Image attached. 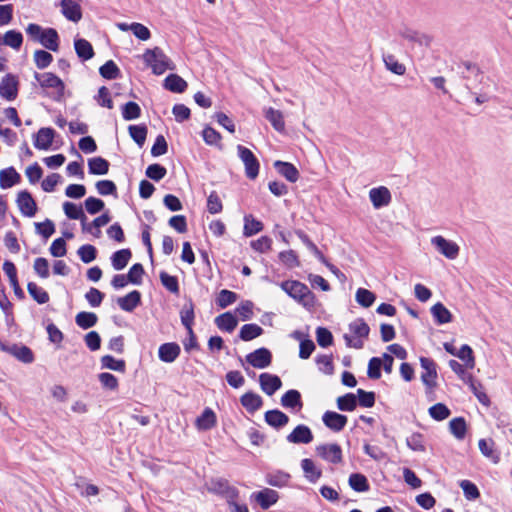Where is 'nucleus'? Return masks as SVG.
<instances>
[{
  "label": "nucleus",
  "instance_id": "nucleus-1",
  "mask_svg": "<svg viewBox=\"0 0 512 512\" xmlns=\"http://www.w3.org/2000/svg\"><path fill=\"white\" fill-rule=\"evenodd\" d=\"M280 287L285 291L291 298L296 300L298 303L306 308H311L315 304V295L308 288L307 285L296 280L283 281Z\"/></svg>",
  "mask_w": 512,
  "mask_h": 512
},
{
  "label": "nucleus",
  "instance_id": "nucleus-2",
  "mask_svg": "<svg viewBox=\"0 0 512 512\" xmlns=\"http://www.w3.org/2000/svg\"><path fill=\"white\" fill-rule=\"evenodd\" d=\"M143 61L149 67L155 75H161L166 70H174L175 64L171 59L164 53L159 47L153 49H147L142 55Z\"/></svg>",
  "mask_w": 512,
  "mask_h": 512
},
{
  "label": "nucleus",
  "instance_id": "nucleus-3",
  "mask_svg": "<svg viewBox=\"0 0 512 512\" xmlns=\"http://www.w3.org/2000/svg\"><path fill=\"white\" fill-rule=\"evenodd\" d=\"M350 332L358 337L357 340H354L349 334H344L343 338L347 347L362 349L364 346L363 338H367L370 332V328L368 324L362 318H357L353 322L349 324Z\"/></svg>",
  "mask_w": 512,
  "mask_h": 512
},
{
  "label": "nucleus",
  "instance_id": "nucleus-4",
  "mask_svg": "<svg viewBox=\"0 0 512 512\" xmlns=\"http://www.w3.org/2000/svg\"><path fill=\"white\" fill-rule=\"evenodd\" d=\"M238 156L245 166V175L253 180L257 178L260 169V163L253 152L243 145L237 146Z\"/></svg>",
  "mask_w": 512,
  "mask_h": 512
},
{
  "label": "nucleus",
  "instance_id": "nucleus-5",
  "mask_svg": "<svg viewBox=\"0 0 512 512\" xmlns=\"http://www.w3.org/2000/svg\"><path fill=\"white\" fill-rule=\"evenodd\" d=\"M34 77L42 88H53L56 90L55 96H53L55 100H60V98L64 95V82L54 73L45 72L40 74L36 72Z\"/></svg>",
  "mask_w": 512,
  "mask_h": 512
},
{
  "label": "nucleus",
  "instance_id": "nucleus-6",
  "mask_svg": "<svg viewBox=\"0 0 512 512\" xmlns=\"http://www.w3.org/2000/svg\"><path fill=\"white\" fill-rule=\"evenodd\" d=\"M209 490L215 494L226 497L227 502H233V499H237L239 496L238 489L234 486H231L229 481L224 478L212 480Z\"/></svg>",
  "mask_w": 512,
  "mask_h": 512
},
{
  "label": "nucleus",
  "instance_id": "nucleus-7",
  "mask_svg": "<svg viewBox=\"0 0 512 512\" xmlns=\"http://www.w3.org/2000/svg\"><path fill=\"white\" fill-rule=\"evenodd\" d=\"M18 78L13 74H6L0 82V96L7 100L13 101L18 95Z\"/></svg>",
  "mask_w": 512,
  "mask_h": 512
},
{
  "label": "nucleus",
  "instance_id": "nucleus-8",
  "mask_svg": "<svg viewBox=\"0 0 512 512\" xmlns=\"http://www.w3.org/2000/svg\"><path fill=\"white\" fill-rule=\"evenodd\" d=\"M245 360L254 368L264 369L272 362V354L267 348H258L246 355Z\"/></svg>",
  "mask_w": 512,
  "mask_h": 512
},
{
  "label": "nucleus",
  "instance_id": "nucleus-9",
  "mask_svg": "<svg viewBox=\"0 0 512 512\" xmlns=\"http://www.w3.org/2000/svg\"><path fill=\"white\" fill-rule=\"evenodd\" d=\"M316 454L323 460L338 464L342 461V449L336 443L321 444L316 447Z\"/></svg>",
  "mask_w": 512,
  "mask_h": 512
},
{
  "label": "nucleus",
  "instance_id": "nucleus-10",
  "mask_svg": "<svg viewBox=\"0 0 512 512\" xmlns=\"http://www.w3.org/2000/svg\"><path fill=\"white\" fill-rule=\"evenodd\" d=\"M432 245L448 259H455L459 255L460 248L453 242L445 239L443 236H435L431 239Z\"/></svg>",
  "mask_w": 512,
  "mask_h": 512
},
{
  "label": "nucleus",
  "instance_id": "nucleus-11",
  "mask_svg": "<svg viewBox=\"0 0 512 512\" xmlns=\"http://www.w3.org/2000/svg\"><path fill=\"white\" fill-rule=\"evenodd\" d=\"M420 365L425 370L421 375L423 384L429 389L435 388L437 378L436 363L430 358L421 357Z\"/></svg>",
  "mask_w": 512,
  "mask_h": 512
},
{
  "label": "nucleus",
  "instance_id": "nucleus-12",
  "mask_svg": "<svg viewBox=\"0 0 512 512\" xmlns=\"http://www.w3.org/2000/svg\"><path fill=\"white\" fill-rule=\"evenodd\" d=\"M16 203L22 215L26 217H33L37 212V204L27 190L18 193Z\"/></svg>",
  "mask_w": 512,
  "mask_h": 512
},
{
  "label": "nucleus",
  "instance_id": "nucleus-13",
  "mask_svg": "<svg viewBox=\"0 0 512 512\" xmlns=\"http://www.w3.org/2000/svg\"><path fill=\"white\" fill-rule=\"evenodd\" d=\"M63 210H64L65 215L69 219L81 221L83 232L92 233L90 225H87V223H86L87 217L84 214L81 206H78L75 203L67 201V202H64V204H63Z\"/></svg>",
  "mask_w": 512,
  "mask_h": 512
},
{
  "label": "nucleus",
  "instance_id": "nucleus-14",
  "mask_svg": "<svg viewBox=\"0 0 512 512\" xmlns=\"http://www.w3.org/2000/svg\"><path fill=\"white\" fill-rule=\"evenodd\" d=\"M313 438L311 429L307 425L299 424L287 435L286 440L293 444H308Z\"/></svg>",
  "mask_w": 512,
  "mask_h": 512
},
{
  "label": "nucleus",
  "instance_id": "nucleus-15",
  "mask_svg": "<svg viewBox=\"0 0 512 512\" xmlns=\"http://www.w3.org/2000/svg\"><path fill=\"white\" fill-rule=\"evenodd\" d=\"M61 13L72 22H79L82 18V10L78 0H61Z\"/></svg>",
  "mask_w": 512,
  "mask_h": 512
},
{
  "label": "nucleus",
  "instance_id": "nucleus-16",
  "mask_svg": "<svg viewBox=\"0 0 512 512\" xmlns=\"http://www.w3.org/2000/svg\"><path fill=\"white\" fill-rule=\"evenodd\" d=\"M369 198L375 209L388 206L391 202V193L387 187L380 186L369 191Z\"/></svg>",
  "mask_w": 512,
  "mask_h": 512
},
{
  "label": "nucleus",
  "instance_id": "nucleus-17",
  "mask_svg": "<svg viewBox=\"0 0 512 512\" xmlns=\"http://www.w3.org/2000/svg\"><path fill=\"white\" fill-rule=\"evenodd\" d=\"M322 421L332 431L339 432L346 426L347 417L334 411H326L322 416Z\"/></svg>",
  "mask_w": 512,
  "mask_h": 512
},
{
  "label": "nucleus",
  "instance_id": "nucleus-18",
  "mask_svg": "<svg viewBox=\"0 0 512 512\" xmlns=\"http://www.w3.org/2000/svg\"><path fill=\"white\" fill-rule=\"evenodd\" d=\"M259 383L262 391L268 396H272L282 386L281 379L277 375L270 373L260 374Z\"/></svg>",
  "mask_w": 512,
  "mask_h": 512
},
{
  "label": "nucleus",
  "instance_id": "nucleus-19",
  "mask_svg": "<svg viewBox=\"0 0 512 512\" xmlns=\"http://www.w3.org/2000/svg\"><path fill=\"white\" fill-rule=\"evenodd\" d=\"M55 137V130L50 127H43L34 136V146L39 150L50 149Z\"/></svg>",
  "mask_w": 512,
  "mask_h": 512
},
{
  "label": "nucleus",
  "instance_id": "nucleus-20",
  "mask_svg": "<svg viewBox=\"0 0 512 512\" xmlns=\"http://www.w3.org/2000/svg\"><path fill=\"white\" fill-rule=\"evenodd\" d=\"M181 348L176 342H168L160 345L158 349L159 359L165 363L174 362L180 355Z\"/></svg>",
  "mask_w": 512,
  "mask_h": 512
},
{
  "label": "nucleus",
  "instance_id": "nucleus-21",
  "mask_svg": "<svg viewBox=\"0 0 512 512\" xmlns=\"http://www.w3.org/2000/svg\"><path fill=\"white\" fill-rule=\"evenodd\" d=\"M252 497L262 509H268L277 502L279 495L278 492L273 489L264 488L259 492L253 493Z\"/></svg>",
  "mask_w": 512,
  "mask_h": 512
},
{
  "label": "nucleus",
  "instance_id": "nucleus-22",
  "mask_svg": "<svg viewBox=\"0 0 512 512\" xmlns=\"http://www.w3.org/2000/svg\"><path fill=\"white\" fill-rule=\"evenodd\" d=\"M281 405L286 409L300 411L303 408L301 394L298 390L290 389L281 397Z\"/></svg>",
  "mask_w": 512,
  "mask_h": 512
},
{
  "label": "nucleus",
  "instance_id": "nucleus-23",
  "mask_svg": "<svg viewBox=\"0 0 512 512\" xmlns=\"http://www.w3.org/2000/svg\"><path fill=\"white\" fill-rule=\"evenodd\" d=\"M265 422L274 429H281L289 423V417L278 409L268 410L264 414Z\"/></svg>",
  "mask_w": 512,
  "mask_h": 512
},
{
  "label": "nucleus",
  "instance_id": "nucleus-24",
  "mask_svg": "<svg viewBox=\"0 0 512 512\" xmlns=\"http://www.w3.org/2000/svg\"><path fill=\"white\" fill-rule=\"evenodd\" d=\"M274 168L291 183H295L299 179L300 174L298 169L290 162L277 160L274 162Z\"/></svg>",
  "mask_w": 512,
  "mask_h": 512
},
{
  "label": "nucleus",
  "instance_id": "nucleus-25",
  "mask_svg": "<svg viewBox=\"0 0 512 512\" xmlns=\"http://www.w3.org/2000/svg\"><path fill=\"white\" fill-rule=\"evenodd\" d=\"M240 403L248 413L254 414L262 407L263 399L260 395L249 391L240 397Z\"/></svg>",
  "mask_w": 512,
  "mask_h": 512
},
{
  "label": "nucleus",
  "instance_id": "nucleus-26",
  "mask_svg": "<svg viewBox=\"0 0 512 512\" xmlns=\"http://www.w3.org/2000/svg\"><path fill=\"white\" fill-rule=\"evenodd\" d=\"M21 181V175L14 167H8L0 170V187L2 189L11 188Z\"/></svg>",
  "mask_w": 512,
  "mask_h": 512
},
{
  "label": "nucleus",
  "instance_id": "nucleus-27",
  "mask_svg": "<svg viewBox=\"0 0 512 512\" xmlns=\"http://www.w3.org/2000/svg\"><path fill=\"white\" fill-rule=\"evenodd\" d=\"M59 35L54 28H45L39 43L46 49L57 52L59 50Z\"/></svg>",
  "mask_w": 512,
  "mask_h": 512
},
{
  "label": "nucleus",
  "instance_id": "nucleus-28",
  "mask_svg": "<svg viewBox=\"0 0 512 512\" xmlns=\"http://www.w3.org/2000/svg\"><path fill=\"white\" fill-rule=\"evenodd\" d=\"M141 303V294L137 290L129 292L124 297L117 299L118 306L126 312H132Z\"/></svg>",
  "mask_w": 512,
  "mask_h": 512
},
{
  "label": "nucleus",
  "instance_id": "nucleus-29",
  "mask_svg": "<svg viewBox=\"0 0 512 512\" xmlns=\"http://www.w3.org/2000/svg\"><path fill=\"white\" fill-rule=\"evenodd\" d=\"M187 82L177 74H169L163 83V87L174 93H183L187 89Z\"/></svg>",
  "mask_w": 512,
  "mask_h": 512
},
{
  "label": "nucleus",
  "instance_id": "nucleus-30",
  "mask_svg": "<svg viewBox=\"0 0 512 512\" xmlns=\"http://www.w3.org/2000/svg\"><path fill=\"white\" fill-rule=\"evenodd\" d=\"M430 311L435 320V323L438 325L447 324L452 321L451 312L441 302L434 304Z\"/></svg>",
  "mask_w": 512,
  "mask_h": 512
},
{
  "label": "nucleus",
  "instance_id": "nucleus-31",
  "mask_svg": "<svg viewBox=\"0 0 512 512\" xmlns=\"http://www.w3.org/2000/svg\"><path fill=\"white\" fill-rule=\"evenodd\" d=\"M74 48L76 51L77 56L83 60L87 61L93 58L94 56V50L89 41L83 38L75 39L74 41Z\"/></svg>",
  "mask_w": 512,
  "mask_h": 512
},
{
  "label": "nucleus",
  "instance_id": "nucleus-32",
  "mask_svg": "<svg viewBox=\"0 0 512 512\" xmlns=\"http://www.w3.org/2000/svg\"><path fill=\"white\" fill-rule=\"evenodd\" d=\"M110 163L101 156L88 159L89 173L92 175H105L108 173Z\"/></svg>",
  "mask_w": 512,
  "mask_h": 512
},
{
  "label": "nucleus",
  "instance_id": "nucleus-33",
  "mask_svg": "<svg viewBox=\"0 0 512 512\" xmlns=\"http://www.w3.org/2000/svg\"><path fill=\"white\" fill-rule=\"evenodd\" d=\"M10 355L25 364H30L34 361V354L32 350L25 345L11 344Z\"/></svg>",
  "mask_w": 512,
  "mask_h": 512
},
{
  "label": "nucleus",
  "instance_id": "nucleus-34",
  "mask_svg": "<svg viewBox=\"0 0 512 512\" xmlns=\"http://www.w3.org/2000/svg\"><path fill=\"white\" fill-rule=\"evenodd\" d=\"M215 324L220 330L232 332L236 328L238 321L232 313L225 312L215 318Z\"/></svg>",
  "mask_w": 512,
  "mask_h": 512
},
{
  "label": "nucleus",
  "instance_id": "nucleus-35",
  "mask_svg": "<svg viewBox=\"0 0 512 512\" xmlns=\"http://www.w3.org/2000/svg\"><path fill=\"white\" fill-rule=\"evenodd\" d=\"M264 226L263 223L256 218L253 217V215L248 214L244 216V227H243V234L246 237H251L263 230Z\"/></svg>",
  "mask_w": 512,
  "mask_h": 512
},
{
  "label": "nucleus",
  "instance_id": "nucleus-36",
  "mask_svg": "<svg viewBox=\"0 0 512 512\" xmlns=\"http://www.w3.org/2000/svg\"><path fill=\"white\" fill-rule=\"evenodd\" d=\"M132 257V253L130 249H121L116 252H114L111 256V262L112 266L115 270H122L124 269L129 260Z\"/></svg>",
  "mask_w": 512,
  "mask_h": 512
},
{
  "label": "nucleus",
  "instance_id": "nucleus-37",
  "mask_svg": "<svg viewBox=\"0 0 512 512\" xmlns=\"http://www.w3.org/2000/svg\"><path fill=\"white\" fill-rule=\"evenodd\" d=\"M301 467L306 479L311 483H315L322 476V471L315 466L311 459H303L301 461Z\"/></svg>",
  "mask_w": 512,
  "mask_h": 512
},
{
  "label": "nucleus",
  "instance_id": "nucleus-38",
  "mask_svg": "<svg viewBox=\"0 0 512 512\" xmlns=\"http://www.w3.org/2000/svg\"><path fill=\"white\" fill-rule=\"evenodd\" d=\"M349 486L356 492H367L370 485L367 477L361 473H352L348 479Z\"/></svg>",
  "mask_w": 512,
  "mask_h": 512
},
{
  "label": "nucleus",
  "instance_id": "nucleus-39",
  "mask_svg": "<svg viewBox=\"0 0 512 512\" xmlns=\"http://www.w3.org/2000/svg\"><path fill=\"white\" fill-rule=\"evenodd\" d=\"M265 118L271 123L273 128L278 132H283L285 129V122L281 111L272 107L268 108L265 112Z\"/></svg>",
  "mask_w": 512,
  "mask_h": 512
},
{
  "label": "nucleus",
  "instance_id": "nucleus-40",
  "mask_svg": "<svg viewBox=\"0 0 512 512\" xmlns=\"http://www.w3.org/2000/svg\"><path fill=\"white\" fill-rule=\"evenodd\" d=\"M291 476L289 473L277 470L266 475V482L274 487H284L288 484Z\"/></svg>",
  "mask_w": 512,
  "mask_h": 512
},
{
  "label": "nucleus",
  "instance_id": "nucleus-41",
  "mask_svg": "<svg viewBox=\"0 0 512 512\" xmlns=\"http://www.w3.org/2000/svg\"><path fill=\"white\" fill-rule=\"evenodd\" d=\"M194 304L190 300L189 302L185 303L180 311V319L182 325L186 328V330L193 329L192 326L194 324Z\"/></svg>",
  "mask_w": 512,
  "mask_h": 512
},
{
  "label": "nucleus",
  "instance_id": "nucleus-42",
  "mask_svg": "<svg viewBox=\"0 0 512 512\" xmlns=\"http://www.w3.org/2000/svg\"><path fill=\"white\" fill-rule=\"evenodd\" d=\"M101 367L116 372L124 373L126 370V362L123 359H115L111 355H104L100 359Z\"/></svg>",
  "mask_w": 512,
  "mask_h": 512
},
{
  "label": "nucleus",
  "instance_id": "nucleus-43",
  "mask_svg": "<svg viewBox=\"0 0 512 512\" xmlns=\"http://www.w3.org/2000/svg\"><path fill=\"white\" fill-rule=\"evenodd\" d=\"M196 424L201 430H209L216 424V415L212 409L206 408L197 418Z\"/></svg>",
  "mask_w": 512,
  "mask_h": 512
},
{
  "label": "nucleus",
  "instance_id": "nucleus-44",
  "mask_svg": "<svg viewBox=\"0 0 512 512\" xmlns=\"http://www.w3.org/2000/svg\"><path fill=\"white\" fill-rule=\"evenodd\" d=\"M263 334V329L257 324H245L241 327L239 337L243 341H251Z\"/></svg>",
  "mask_w": 512,
  "mask_h": 512
},
{
  "label": "nucleus",
  "instance_id": "nucleus-45",
  "mask_svg": "<svg viewBox=\"0 0 512 512\" xmlns=\"http://www.w3.org/2000/svg\"><path fill=\"white\" fill-rule=\"evenodd\" d=\"M450 432L455 436L456 439L462 440L465 438L467 425L463 417H456L449 422Z\"/></svg>",
  "mask_w": 512,
  "mask_h": 512
},
{
  "label": "nucleus",
  "instance_id": "nucleus-46",
  "mask_svg": "<svg viewBox=\"0 0 512 512\" xmlns=\"http://www.w3.org/2000/svg\"><path fill=\"white\" fill-rule=\"evenodd\" d=\"M98 317L93 312L82 311L75 317L76 324L82 329H89L96 325Z\"/></svg>",
  "mask_w": 512,
  "mask_h": 512
},
{
  "label": "nucleus",
  "instance_id": "nucleus-47",
  "mask_svg": "<svg viewBox=\"0 0 512 512\" xmlns=\"http://www.w3.org/2000/svg\"><path fill=\"white\" fill-rule=\"evenodd\" d=\"M298 238L302 243L315 255V257L322 263H326V258L318 247L311 241L309 236L302 230L295 231Z\"/></svg>",
  "mask_w": 512,
  "mask_h": 512
},
{
  "label": "nucleus",
  "instance_id": "nucleus-48",
  "mask_svg": "<svg viewBox=\"0 0 512 512\" xmlns=\"http://www.w3.org/2000/svg\"><path fill=\"white\" fill-rule=\"evenodd\" d=\"M161 284L172 294L178 295L180 292L178 278L161 271L159 274Z\"/></svg>",
  "mask_w": 512,
  "mask_h": 512
},
{
  "label": "nucleus",
  "instance_id": "nucleus-49",
  "mask_svg": "<svg viewBox=\"0 0 512 512\" xmlns=\"http://www.w3.org/2000/svg\"><path fill=\"white\" fill-rule=\"evenodd\" d=\"M23 43V36L21 32L16 30H9L3 36V44L15 50H19Z\"/></svg>",
  "mask_w": 512,
  "mask_h": 512
},
{
  "label": "nucleus",
  "instance_id": "nucleus-50",
  "mask_svg": "<svg viewBox=\"0 0 512 512\" xmlns=\"http://www.w3.org/2000/svg\"><path fill=\"white\" fill-rule=\"evenodd\" d=\"M128 131L130 137L135 141V143L142 147L147 137V127L145 125H130L128 127Z\"/></svg>",
  "mask_w": 512,
  "mask_h": 512
},
{
  "label": "nucleus",
  "instance_id": "nucleus-51",
  "mask_svg": "<svg viewBox=\"0 0 512 512\" xmlns=\"http://www.w3.org/2000/svg\"><path fill=\"white\" fill-rule=\"evenodd\" d=\"M30 296L38 303L45 304L49 301V294L34 282H29L27 285Z\"/></svg>",
  "mask_w": 512,
  "mask_h": 512
},
{
  "label": "nucleus",
  "instance_id": "nucleus-52",
  "mask_svg": "<svg viewBox=\"0 0 512 512\" xmlns=\"http://www.w3.org/2000/svg\"><path fill=\"white\" fill-rule=\"evenodd\" d=\"M357 404V397L353 393H347L337 398V407L341 411H353Z\"/></svg>",
  "mask_w": 512,
  "mask_h": 512
},
{
  "label": "nucleus",
  "instance_id": "nucleus-53",
  "mask_svg": "<svg viewBox=\"0 0 512 512\" xmlns=\"http://www.w3.org/2000/svg\"><path fill=\"white\" fill-rule=\"evenodd\" d=\"M99 73L103 78L113 80L120 76V69L113 60H109L100 67Z\"/></svg>",
  "mask_w": 512,
  "mask_h": 512
},
{
  "label": "nucleus",
  "instance_id": "nucleus-54",
  "mask_svg": "<svg viewBox=\"0 0 512 512\" xmlns=\"http://www.w3.org/2000/svg\"><path fill=\"white\" fill-rule=\"evenodd\" d=\"M141 116L140 106L133 101H129L122 106V117L126 121L135 120Z\"/></svg>",
  "mask_w": 512,
  "mask_h": 512
},
{
  "label": "nucleus",
  "instance_id": "nucleus-55",
  "mask_svg": "<svg viewBox=\"0 0 512 512\" xmlns=\"http://www.w3.org/2000/svg\"><path fill=\"white\" fill-rule=\"evenodd\" d=\"M356 301L359 305L368 308L373 305L376 295L368 289L359 288L356 291Z\"/></svg>",
  "mask_w": 512,
  "mask_h": 512
},
{
  "label": "nucleus",
  "instance_id": "nucleus-56",
  "mask_svg": "<svg viewBox=\"0 0 512 512\" xmlns=\"http://www.w3.org/2000/svg\"><path fill=\"white\" fill-rule=\"evenodd\" d=\"M456 357H458L459 359H461L462 361L465 362L466 368H468V369L474 368L475 358L473 355V350L469 345H467V344L462 345L461 348L457 351Z\"/></svg>",
  "mask_w": 512,
  "mask_h": 512
},
{
  "label": "nucleus",
  "instance_id": "nucleus-57",
  "mask_svg": "<svg viewBox=\"0 0 512 512\" xmlns=\"http://www.w3.org/2000/svg\"><path fill=\"white\" fill-rule=\"evenodd\" d=\"M407 446L416 452H425L426 446L424 441V436L421 433H413L406 439Z\"/></svg>",
  "mask_w": 512,
  "mask_h": 512
},
{
  "label": "nucleus",
  "instance_id": "nucleus-58",
  "mask_svg": "<svg viewBox=\"0 0 512 512\" xmlns=\"http://www.w3.org/2000/svg\"><path fill=\"white\" fill-rule=\"evenodd\" d=\"M449 408L443 403H437L429 408V415L436 421H443L450 416Z\"/></svg>",
  "mask_w": 512,
  "mask_h": 512
},
{
  "label": "nucleus",
  "instance_id": "nucleus-59",
  "mask_svg": "<svg viewBox=\"0 0 512 512\" xmlns=\"http://www.w3.org/2000/svg\"><path fill=\"white\" fill-rule=\"evenodd\" d=\"M238 296L235 292H232L227 289H223L219 292L218 297L216 299V304L224 309L229 305L233 304L237 300Z\"/></svg>",
  "mask_w": 512,
  "mask_h": 512
},
{
  "label": "nucleus",
  "instance_id": "nucleus-60",
  "mask_svg": "<svg viewBox=\"0 0 512 512\" xmlns=\"http://www.w3.org/2000/svg\"><path fill=\"white\" fill-rule=\"evenodd\" d=\"M386 68L396 75H403L406 71L405 66L399 63L394 55H385L383 57Z\"/></svg>",
  "mask_w": 512,
  "mask_h": 512
},
{
  "label": "nucleus",
  "instance_id": "nucleus-61",
  "mask_svg": "<svg viewBox=\"0 0 512 512\" xmlns=\"http://www.w3.org/2000/svg\"><path fill=\"white\" fill-rule=\"evenodd\" d=\"M53 61V56L45 50H36L34 52V62L38 69L47 68Z\"/></svg>",
  "mask_w": 512,
  "mask_h": 512
},
{
  "label": "nucleus",
  "instance_id": "nucleus-62",
  "mask_svg": "<svg viewBox=\"0 0 512 512\" xmlns=\"http://www.w3.org/2000/svg\"><path fill=\"white\" fill-rule=\"evenodd\" d=\"M279 259L287 268H296L300 266V261L294 250L280 252Z\"/></svg>",
  "mask_w": 512,
  "mask_h": 512
},
{
  "label": "nucleus",
  "instance_id": "nucleus-63",
  "mask_svg": "<svg viewBox=\"0 0 512 512\" xmlns=\"http://www.w3.org/2000/svg\"><path fill=\"white\" fill-rule=\"evenodd\" d=\"M459 485L462 488L464 496L467 500H476L480 497L478 487L470 480H462Z\"/></svg>",
  "mask_w": 512,
  "mask_h": 512
},
{
  "label": "nucleus",
  "instance_id": "nucleus-64",
  "mask_svg": "<svg viewBox=\"0 0 512 512\" xmlns=\"http://www.w3.org/2000/svg\"><path fill=\"white\" fill-rule=\"evenodd\" d=\"M145 174L148 178L158 182L166 176L167 170L164 166L154 163L147 167Z\"/></svg>",
  "mask_w": 512,
  "mask_h": 512
}]
</instances>
